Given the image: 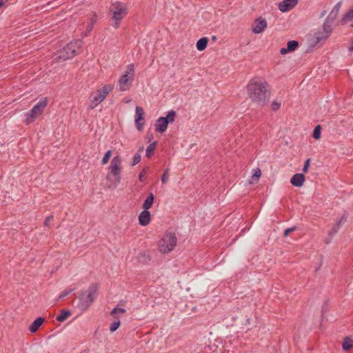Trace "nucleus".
I'll use <instances>...</instances> for the list:
<instances>
[{
	"instance_id": "nucleus-38",
	"label": "nucleus",
	"mask_w": 353,
	"mask_h": 353,
	"mask_svg": "<svg viewBox=\"0 0 353 353\" xmlns=\"http://www.w3.org/2000/svg\"><path fill=\"white\" fill-rule=\"evenodd\" d=\"M296 230V227H295V226L287 228L284 230L283 236H288L291 232L295 231Z\"/></svg>"
},
{
	"instance_id": "nucleus-5",
	"label": "nucleus",
	"mask_w": 353,
	"mask_h": 353,
	"mask_svg": "<svg viewBox=\"0 0 353 353\" xmlns=\"http://www.w3.org/2000/svg\"><path fill=\"white\" fill-rule=\"evenodd\" d=\"M114 84L109 83L104 85L101 88L97 90L96 92L90 97L89 108H95L114 90Z\"/></svg>"
},
{
	"instance_id": "nucleus-13",
	"label": "nucleus",
	"mask_w": 353,
	"mask_h": 353,
	"mask_svg": "<svg viewBox=\"0 0 353 353\" xmlns=\"http://www.w3.org/2000/svg\"><path fill=\"white\" fill-rule=\"evenodd\" d=\"M267 27V21L265 19L259 17L255 19L252 24V32L255 34H260L264 31Z\"/></svg>"
},
{
	"instance_id": "nucleus-46",
	"label": "nucleus",
	"mask_w": 353,
	"mask_h": 353,
	"mask_svg": "<svg viewBox=\"0 0 353 353\" xmlns=\"http://www.w3.org/2000/svg\"><path fill=\"white\" fill-rule=\"evenodd\" d=\"M3 0H0V8L3 6Z\"/></svg>"
},
{
	"instance_id": "nucleus-43",
	"label": "nucleus",
	"mask_w": 353,
	"mask_h": 353,
	"mask_svg": "<svg viewBox=\"0 0 353 353\" xmlns=\"http://www.w3.org/2000/svg\"><path fill=\"white\" fill-rule=\"evenodd\" d=\"M349 50L351 51V52H353V40L351 43V45L349 47Z\"/></svg>"
},
{
	"instance_id": "nucleus-16",
	"label": "nucleus",
	"mask_w": 353,
	"mask_h": 353,
	"mask_svg": "<svg viewBox=\"0 0 353 353\" xmlns=\"http://www.w3.org/2000/svg\"><path fill=\"white\" fill-rule=\"evenodd\" d=\"M139 223L141 226L148 225L151 221V214L148 210H143L139 215Z\"/></svg>"
},
{
	"instance_id": "nucleus-15",
	"label": "nucleus",
	"mask_w": 353,
	"mask_h": 353,
	"mask_svg": "<svg viewBox=\"0 0 353 353\" xmlns=\"http://www.w3.org/2000/svg\"><path fill=\"white\" fill-rule=\"evenodd\" d=\"M168 121L163 117H159L155 123V130L159 133H163L168 128Z\"/></svg>"
},
{
	"instance_id": "nucleus-11",
	"label": "nucleus",
	"mask_w": 353,
	"mask_h": 353,
	"mask_svg": "<svg viewBox=\"0 0 353 353\" xmlns=\"http://www.w3.org/2000/svg\"><path fill=\"white\" fill-rule=\"evenodd\" d=\"M98 19L97 13H94L90 17H88L87 21H84L80 25L79 29L82 30L81 37L84 38L88 37L93 29L94 24Z\"/></svg>"
},
{
	"instance_id": "nucleus-33",
	"label": "nucleus",
	"mask_w": 353,
	"mask_h": 353,
	"mask_svg": "<svg viewBox=\"0 0 353 353\" xmlns=\"http://www.w3.org/2000/svg\"><path fill=\"white\" fill-rule=\"evenodd\" d=\"M112 155V151L111 150H108L105 152V155L103 156V159H102V161H101V163L103 165H105L108 163L109 160H110V158Z\"/></svg>"
},
{
	"instance_id": "nucleus-4",
	"label": "nucleus",
	"mask_w": 353,
	"mask_h": 353,
	"mask_svg": "<svg viewBox=\"0 0 353 353\" xmlns=\"http://www.w3.org/2000/svg\"><path fill=\"white\" fill-rule=\"evenodd\" d=\"M81 43V40L70 42L57 52V57L54 59L65 61L73 58L75 55L80 53Z\"/></svg>"
},
{
	"instance_id": "nucleus-44",
	"label": "nucleus",
	"mask_w": 353,
	"mask_h": 353,
	"mask_svg": "<svg viewBox=\"0 0 353 353\" xmlns=\"http://www.w3.org/2000/svg\"><path fill=\"white\" fill-rule=\"evenodd\" d=\"M325 13H326V11H325V10L323 11V12H321V17H323L325 14Z\"/></svg>"
},
{
	"instance_id": "nucleus-39",
	"label": "nucleus",
	"mask_w": 353,
	"mask_h": 353,
	"mask_svg": "<svg viewBox=\"0 0 353 353\" xmlns=\"http://www.w3.org/2000/svg\"><path fill=\"white\" fill-rule=\"evenodd\" d=\"M310 159H307L305 163H304V165H303V172H307V170H308V168H309V165H310Z\"/></svg>"
},
{
	"instance_id": "nucleus-40",
	"label": "nucleus",
	"mask_w": 353,
	"mask_h": 353,
	"mask_svg": "<svg viewBox=\"0 0 353 353\" xmlns=\"http://www.w3.org/2000/svg\"><path fill=\"white\" fill-rule=\"evenodd\" d=\"M52 219H53L52 216H49L46 217L45 219V222H44L45 225L47 226L49 225L50 223L52 221Z\"/></svg>"
},
{
	"instance_id": "nucleus-21",
	"label": "nucleus",
	"mask_w": 353,
	"mask_h": 353,
	"mask_svg": "<svg viewBox=\"0 0 353 353\" xmlns=\"http://www.w3.org/2000/svg\"><path fill=\"white\" fill-rule=\"evenodd\" d=\"M208 39L207 37H202L199 39L196 44V48L199 51L205 50L207 47Z\"/></svg>"
},
{
	"instance_id": "nucleus-2",
	"label": "nucleus",
	"mask_w": 353,
	"mask_h": 353,
	"mask_svg": "<svg viewBox=\"0 0 353 353\" xmlns=\"http://www.w3.org/2000/svg\"><path fill=\"white\" fill-rule=\"evenodd\" d=\"M98 289L97 283H92L88 290L81 292L78 303V307L81 310L85 311L90 307L97 298Z\"/></svg>"
},
{
	"instance_id": "nucleus-12",
	"label": "nucleus",
	"mask_w": 353,
	"mask_h": 353,
	"mask_svg": "<svg viewBox=\"0 0 353 353\" xmlns=\"http://www.w3.org/2000/svg\"><path fill=\"white\" fill-rule=\"evenodd\" d=\"M143 109L140 106L135 108V125L139 131H141L145 124Z\"/></svg>"
},
{
	"instance_id": "nucleus-31",
	"label": "nucleus",
	"mask_w": 353,
	"mask_h": 353,
	"mask_svg": "<svg viewBox=\"0 0 353 353\" xmlns=\"http://www.w3.org/2000/svg\"><path fill=\"white\" fill-rule=\"evenodd\" d=\"M125 312H126V310L124 308H119L117 306L114 308H113V310L110 312V314L115 318L116 317L115 315L117 313L124 314V313H125Z\"/></svg>"
},
{
	"instance_id": "nucleus-25",
	"label": "nucleus",
	"mask_w": 353,
	"mask_h": 353,
	"mask_svg": "<svg viewBox=\"0 0 353 353\" xmlns=\"http://www.w3.org/2000/svg\"><path fill=\"white\" fill-rule=\"evenodd\" d=\"M341 6V2L337 3L334 6V7L332 8V10H331V12L329 14L328 17L336 19V17H337V15L339 14Z\"/></svg>"
},
{
	"instance_id": "nucleus-23",
	"label": "nucleus",
	"mask_w": 353,
	"mask_h": 353,
	"mask_svg": "<svg viewBox=\"0 0 353 353\" xmlns=\"http://www.w3.org/2000/svg\"><path fill=\"white\" fill-rule=\"evenodd\" d=\"M353 347V340L348 337H345L342 344V348L343 350L347 351Z\"/></svg>"
},
{
	"instance_id": "nucleus-1",
	"label": "nucleus",
	"mask_w": 353,
	"mask_h": 353,
	"mask_svg": "<svg viewBox=\"0 0 353 353\" xmlns=\"http://www.w3.org/2000/svg\"><path fill=\"white\" fill-rule=\"evenodd\" d=\"M247 92L250 101L259 107L263 108L270 102L271 97L270 85L263 79H252L247 85Z\"/></svg>"
},
{
	"instance_id": "nucleus-24",
	"label": "nucleus",
	"mask_w": 353,
	"mask_h": 353,
	"mask_svg": "<svg viewBox=\"0 0 353 353\" xmlns=\"http://www.w3.org/2000/svg\"><path fill=\"white\" fill-rule=\"evenodd\" d=\"M71 315V312L69 310H62L61 314L57 317V320L59 322H63Z\"/></svg>"
},
{
	"instance_id": "nucleus-35",
	"label": "nucleus",
	"mask_w": 353,
	"mask_h": 353,
	"mask_svg": "<svg viewBox=\"0 0 353 353\" xmlns=\"http://www.w3.org/2000/svg\"><path fill=\"white\" fill-rule=\"evenodd\" d=\"M140 161H141V155L138 152V153L135 154L132 158V165H137V163H139L140 162Z\"/></svg>"
},
{
	"instance_id": "nucleus-42",
	"label": "nucleus",
	"mask_w": 353,
	"mask_h": 353,
	"mask_svg": "<svg viewBox=\"0 0 353 353\" xmlns=\"http://www.w3.org/2000/svg\"><path fill=\"white\" fill-rule=\"evenodd\" d=\"M254 175L256 176V177H259L260 175H261V170L259 169L256 170V172H255Z\"/></svg>"
},
{
	"instance_id": "nucleus-17",
	"label": "nucleus",
	"mask_w": 353,
	"mask_h": 353,
	"mask_svg": "<svg viewBox=\"0 0 353 353\" xmlns=\"http://www.w3.org/2000/svg\"><path fill=\"white\" fill-rule=\"evenodd\" d=\"M346 221L347 216L345 214H343L341 217L336 221L335 225L328 233L330 239L339 232L341 225Z\"/></svg>"
},
{
	"instance_id": "nucleus-48",
	"label": "nucleus",
	"mask_w": 353,
	"mask_h": 353,
	"mask_svg": "<svg viewBox=\"0 0 353 353\" xmlns=\"http://www.w3.org/2000/svg\"><path fill=\"white\" fill-rule=\"evenodd\" d=\"M351 26L353 28V23L351 25Z\"/></svg>"
},
{
	"instance_id": "nucleus-22",
	"label": "nucleus",
	"mask_w": 353,
	"mask_h": 353,
	"mask_svg": "<svg viewBox=\"0 0 353 353\" xmlns=\"http://www.w3.org/2000/svg\"><path fill=\"white\" fill-rule=\"evenodd\" d=\"M157 145V141H154L150 143L146 148L145 155L148 158H150Z\"/></svg>"
},
{
	"instance_id": "nucleus-8",
	"label": "nucleus",
	"mask_w": 353,
	"mask_h": 353,
	"mask_svg": "<svg viewBox=\"0 0 353 353\" xmlns=\"http://www.w3.org/2000/svg\"><path fill=\"white\" fill-rule=\"evenodd\" d=\"M110 10L112 13V19L115 21L114 27L118 28L119 22L128 14L127 8L124 3L116 1L112 3Z\"/></svg>"
},
{
	"instance_id": "nucleus-14",
	"label": "nucleus",
	"mask_w": 353,
	"mask_h": 353,
	"mask_svg": "<svg viewBox=\"0 0 353 353\" xmlns=\"http://www.w3.org/2000/svg\"><path fill=\"white\" fill-rule=\"evenodd\" d=\"M298 0H283L279 3L278 8L282 12H288L294 8L298 4Z\"/></svg>"
},
{
	"instance_id": "nucleus-47",
	"label": "nucleus",
	"mask_w": 353,
	"mask_h": 353,
	"mask_svg": "<svg viewBox=\"0 0 353 353\" xmlns=\"http://www.w3.org/2000/svg\"><path fill=\"white\" fill-rule=\"evenodd\" d=\"M212 39L213 40H215V39H216V37H215V36H213V37H212Z\"/></svg>"
},
{
	"instance_id": "nucleus-37",
	"label": "nucleus",
	"mask_w": 353,
	"mask_h": 353,
	"mask_svg": "<svg viewBox=\"0 0 353 353\" xmlns=\"http://www.w3.org/2000/svg\"><path fill=\"white\" fill-rule=\"evenodd\" d=\"M281 107V103L278 101H273L271 104V109L273 111L278 110Z\"/></svg>"
},
{
	"instance_id": "nucleus-18",
	"label": "nucleus",
	"mask_w": 353,
	"mask_h": 353,
	"mask_svg": "<svg viewBox=\"0 0 353 353\" xmlns=\"http://www.w3.org/2000/svg\"><path fill=\"white\" fill-rule=\"evenodd\" d=\"M305 181V176L302 173H297L294 174L291 179L290 183L295 187L300 188L303 185Z\"/></svg>"
},
{
	"instance_id": "nucleus-41",
	"label": "nucleus",
	"mask_w": 353,
	"mask_h": 353,
	"mask_svg": "<svg viewBox=\"0 0 353 353\" xmlns=\"http://www.w3.org/2000/svg\"><path fill=\"white\" fill-rule=\"evenodd\" d=\"M288 52H290V51L288 50V48H281L280 50V53L281 54H285L288 53Z\"/></svg>"
},
{
	"instance_id": "nucleus-26",
	"label": "nucleus",
	"mask_w": 353,
	"mask_h": 353,
	"mask_svg": "<svg viewBox=\"0 0 353 353\" xmlns=\"http://www.w3.org/2000/svg\"><path fill=\"white\" fill-rule=\"evenodd\" d=\"M353 19V8L345 12L342 17V22H346Z\"/></svg>"
},
{
	"instance_id": "nucleus-10",
	"label": "nucleus",
	"mask_w": 353,
	"mask_h": 353,
	"mask_svg": "<svg viewBox=\"0 0 353 353\" xmlns=\"http://www.w3.org/2000/svg\"><path fill=\"white\" fill-rule=\"evenodd\" d=\"M334 19L327 16L323 25L324 33H321V35H318L315 37L316 43L325 41L330 36V34L332 32V26L334 24Z\"/></svg>"
},
{
	"instance_id": "nucleus-28",
	"label": "nucleus",
	"mask_w": 353,
	"mask_h": 353,
	"mask_svg": "<svg viewBox=\"0 0 353 353\" xmlns=\"http://www.w3.org/2000/svg\"><path fill=\"white\" fill-rule=\"evenodd\" d=\"M176 116V112L174 110H170L168 112L166 117H163V118H165L168 121V124L169 123H172L174 121V118Z\"/></svg>"
},
{
	"instance_id": "nucleus-34",
	"label": "nucleus",
	"mask_w": 353,
	"mask_h": 353,
	"mask_svg": "<svg viewBox=\"0 0 353 353\" xmlns=\"http://www.w3.org/2000/svg\"><path fill=\"white\" fill-rule=\"evenodd\" d=\"M120 321H114L110 326V330L112 332H115L120 326Z\"/></svg>"
},
{
	"instance_id": "nucleus-3",
	"label": "nucleus",
	"mask_w": 353,
	"mask_h": 353,
	"mask_svg": "<svg viewBox=\"0 0 353 353\" xmlns=\"http://www.w3.org/2000/svg\"><path fill=\"white\" fill-rule=\"evenodd\" d=\"M121 169V157L119 156L114 157L111 161L110 165H109V172L106 176V179L111 181L110 187L112 185L113 188H115L120 183Z\"/></svg>"
},
{
	"instance_id": "nucleus-45",
	"label": "nucleus",
	"mask_w": 353,
	"mask_h": 353,
	"mask_svg": "<svg viewBox=\"0 0 353 353\" xmlns=\"http://www.w3.org/2000/svg\"><path fill=\"white\" fill-rule=\"evenodd\" d=\"M143 150V147H141L139 149L138 152H141Z\"/></svg>"
},
{
	"instance_id": "nucleus-36",
	"label": "nucleus",
	"mask_w": 353,
	"mask_h": 353,
	"mask_svg": "<svg viewBox=\"0 0 353 353\" xmlns=\"http://www.w3.org/2000/svg\"><path fill=\"white\" fill-rule=\"evenodd\" d=\"M74 290V288H71V289H68V290H65L63 291L60 294L59 299H63V298L65 297L66 296L69 295L71 292H72Z\"/></svg>"
},
{
	"instance_id": "nucleus-9",
	"label": "nucleus",
	"mask_w": 353,
	"mask_h": 353,
	"mask_svg": "<svg viewBox=\"0 0 353 353\" xmlns=\"http://www.w3.org/2000/svg\"><path fill=\"white\" fill-rule=\"evenodd\" d=\"M176 241L175 234L166 233L159 243V251L163 254L170 253L176 246Z\"/></svg>"
},
{
	"instance_id": "nucleus-6",
	"label": "nucleus",
	"mask_w": 353,
	"mask_h": 353,
	"mask_svg": "<svg viewBox=\"0 0 353 353\" xmlns=\"http://www.w3.org/2000/svg\"><path fill=\"white\" fill-rule=\"evenodd\" d=\"M135 72L133 63L127 65V70L119 79V90L121 92L129 90L134 79Z\"/></svg>"
},
{
	"instance_id": "nucleus-27",
	"label": "nucleus",
	"mask_w": 353,
	"mask_h": 353,
	"mask_svg": "<svg viewBox=\"0 0 353 353\" xmlns=\"http://www.w3.org/2000/svg\"><path fill=\"white\" fill-rule=\"evenodd\" d=\"M298 46H299L298 41H294V40L289 41L287 43V48L290 52L295 50Z\"/></svg>"
},
{
	"instance_id": "nucleus-30",
	"label": "nucleus",
	"mask_w": 353,
	"mask_h": 353,
	"mask_svg": "<svg viewBox=\"0 0 353 353\" xmlns=\"http://www.w3.org/2000/svg\"><path fill=\"white\" fill-rule=\"evenodd\" d=\"M169 171L170 169L168 168H166L161 176V180L163 184L166 183L168 181Z\"/></svg>"
},
{
	"instance_id": "nucleus-20",
	"label": "nucleus",
	"mask_w": 353,
	"mask_h": 353,
	"mask_svg": "<svg viewBox=\"0 0 353 353\" xmlns=\"http://www.w3.org/2000/svg\"><path fill=\"white\" fill-rule=\"evenodd\" d=\"M154 200V196L153 193L150 192L148 194L146 199L144 201L143 203V210H148L152 205Z\"/></svg>"
},
{
	"instance_id": "nucleus-29",
	"label": "nucleus",
	"mask_w": 353,
	"mask_h": 353,
	"mask_svg": "<svg viewBox=\"0 0 353 353\" xmlns=\"http://www.w3.org/2000/svg\"><path fill=\"white\" fill-rule=\"evenodd\" d=\"M321 128L319 125L316 126L313 130L312 137L314 139H319L321 137Z\"/></svg>"
},
{
	"instance_id": "nucleus-7",
	"label": "nucleus",
	"mask_w": 353,
	"mask_h": 353,
	"mask_svg": "<svg viewBox=\"0 0 353 353\" xmlns=\"http://www.w3.org/2000/svg\"><path fill=\"white\" fill-rule=\"evenodd\" d=\"M48 104V98L45 97L39 100L33 108L26 113L25 122L26 124L32 123L39 115H41Z\"/></svg>"
},
{
	"instance_id": "nucleus-32",
	"label": "nucleus",
	"mask_w": 353,
	"mask_h": 353,
	"mask_svg": "<svg viewBox=\"0 0 353 353\" xmlns=\"http://www.w3.org/2000/svg\"><path fill=\"white\" fill-rule=\"evenodd\" d=\"M150 168L145 167L139 173V179L140 181L143 182L145 181V175L148 172Z\"/></svg>"
},
{
	"instance_id": "nucleus-19",
	"label": "nucleus",
	"mask_w": 353,
	"mask_h": 353,
	"mask_svg": "<svg viewBox=\"0 0 353 353\" xmlns=\"http://www.w3.org/2000/svg\"><path fill=\"white\" fill-rule=\"evenodd\" d=\"M45 319L42 317H38L29 326V331L31 333H35L37 332L39 328L44 323Z\"/></svg>"
}]
</instances>
